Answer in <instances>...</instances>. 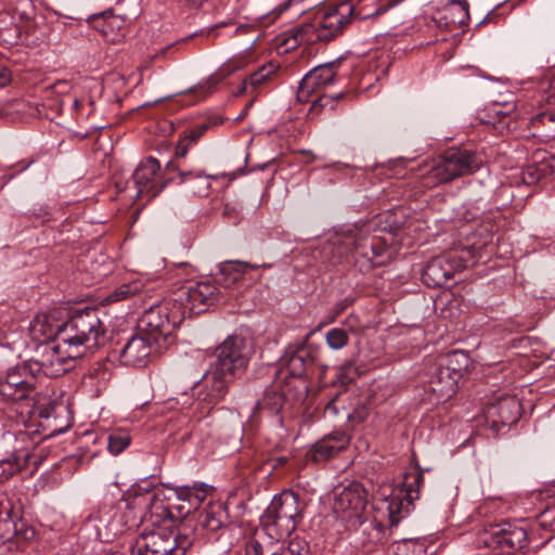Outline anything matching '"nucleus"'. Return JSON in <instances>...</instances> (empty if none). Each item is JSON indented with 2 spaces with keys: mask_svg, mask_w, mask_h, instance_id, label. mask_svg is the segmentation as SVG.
Instances as JSON below:
<instances>
[{
  "mask_svg": "<svg viewBox=\"0 0 555 555\" xmlns=\"http://www.w3.org/2000/svg\"><path fill=\"white\" fill-rule=\"evenodd\" d=\"M106 332V325L96 309L78 311L64 322L57 340L41 346L39 358L30 360L33 367L48 377H59L69 370L74 359L103 346Z\"/></svg>",
  "mask_w": 555,
  "mask_h": 555,
  "instance_id": "obj_1",
  "label": "nucleus"
},
{
  "mask_svg": "<svg viewBox=\"0 0 555 555\" xmlns=\"http://www.w3.org/2000/svg\"><path fill=\"white\" fill-rule=\"evenodd\" d=\"M205 499L204 489L189 486L135 492L126 504L133 512L131 518L124 520V516H120L114 520L112 527L116 533L138 528L143 521L150 522L155 528L167 527L166 522L188 517Z\"/></svg>",
  "mask_w": 555,
  "mask_h": 555,
  "instance_id": "obj_2",
  "label": "nucleus"
},
{
  "mask_svg": "<svg viewBox=\"0 0 555 555\" xmlns=\"http://www.w3.org/2000/svg\"><path fill=\"white\" fill-rule=\"evenodd\" d=\"M353 14V5L349 1H344L336 7L328 8L307 23L296 26L293 37L286 40L289 48L299 44H313L319 41H327L341 33L344 27L350 22Z\"/></svg>",
  "mask_w": 555,
  "mask_h": 555,
  "instance_id": "obj_3",
  "label": "nucleus"
},
{
  "mask_svg": "<svg viewBox=\"0 0 555 555\" xmlns=\"http://www.w3.org/2000/svg\"><path fill=\"white\" fill-rule=\"evenodd\" d=\"M482 165L481 157L470 151L450 149L435 158L424 177V185L433 188L441 183L451 182L457 178L472 175Z\"/></svg>",
  "mask_w": 555,
  "mask_h": 555,
  "instance_id": "obj_4",
  "label": "nucleus"
},
{
  "mask_svg": "<svg viewBox=\"0 0 555 555\" xmlns=\"http://www.w3.org/2000/svg\"><path fill=\"white\" fill-rule=\"evenodd\" d=\"M372 223L354 224L338 233L332 243L337 247L340 257L354 251L365 258L371 266H380L387 247L380 237L372 235Z\"/></svg>",
  "mask_w": 555,
  "mask_h": 555,
  "instance_id": "obj_5",
  "label": "nucleus"
},
{
  "mask_svg": "<svg viewBox=\"0 0 555 555\" xmlns=\"http://www.w3.org/2000/svg\"><path fill=\"white\" fill-rule=\"evenodd\" d=\"M301 519L299 496L291 490L274 495L261 517L267 534L276 541L288 537Z\"/></svg>",
  "mask_w": 555,
  "mask_h": 555,
  "instance_id": "obj_6",
  "label": "nucleus"
},
{
  "mask_svg": "<svg viewBox=\"0 0 555 555\" xmlns=\"http://www.w3.org/2000/svg\"><path fill=\"white\" fill-rule=\"evenodd\" d=\"M192 543L181 530L175 532L170 527H158L141 532L130 546V555H185Z\"/></svg>",
  "mask_w": 555,
  "mask_h": 555,
  "instance_id": "obj_7",
  "label": "nucleus"
},
{
  "mask_svg": "<svg viewBox=\"0 0 555 555\" xmlns=\"http://www.w3.org/2000/svg\"><path fill=\"white\" fill-rule=\"evenodd\" d=\"M336 77V66L334 63H326L315 66L301 79L298 91L297 100L299 102H308L313 94H317L315 100L312 101V109L324 108L331 104L334 107V101L343 96V93H337L334 96L321 94L322 90L328 85L333 83Z\"/></svg>",
  "mask_w": 555,
  "mask_h": 555,
  "instance_id": "obj_8",
  "label": "nucleus"
},
{
  "mask_svg": "<svg viewBox=\"0 0 555 555\" xmlns=\"http://www.w3.org/2000/svg\"><path fill=\"white\" fill-rule=\"evenodd\" d=\"M182 321L183 312L178 311L171 298L146 310L140 320V328L141 333L159 344L160 340H167Z\"/></svg>",
  "mask_w": 555,
  "mask_h": 555,
  "instance_id": "obj_9",
  "label": "nucleus"
},
{
  "mask_svg": "<svg viewBox=\"0 0 555 555\" xmlns=\"http://www.w3.org/2000/svg\"><path fill=\"white\" fill-rule=\"evenodd\" d=\"M250 356L251 348L247 340L242 336L232 335L216 349V361L211 367L234 380L247 369Z\"/></svg>",
  "mask_w": 555,
  "mask_h": 555,
  "instance_id": "obj_10",
  "label": "nucleus"
},
{
  "mask_svg": "<svg viewBox=\"0 0 555 555\" xmlns=\"http://www.w3.org/2000/svg\"><path fill=\"white\" fill-rule=\"evenodd\" d=\"M218 288L210 281L183 285L172 298L178 311L183 312V320L193 314L205 312L218 298Z\"/></svg>",
  "mask_w": 555,
  "mask_h": 555,
  "instance_id": "obj_11",
  "label": "nucleus"
},
{
  "mask_svg": "<svg viewBox=\"0 0 555 555\" xmlns=\"http://www.w3.org/2000/svg\"><path fill=\"white\" fill-rule=\"evenodd\" d=\"M231 383H233L232 378L210 366L194 384L193 396L201 405L203 415L209 414L225 398Z\"/></svg>",
  "mask_w": 555,
  "mask_h": 555,
  "instance_id": "obj_12",
  "label": "nucleus"
},
{
  "mask_svg": "<svg viewBox=\"0 0 555 555\" xmlns=\"http://www.w3.org/2000/svg\"><path fill=\"white\" fill-rule=\"evenodd\" d=\"M478 544L489 548H500L502 552L512 553L522 550L528 544L527 531L509 522L492 525L483 530L477 539Z\"/></svg>",
  "mask_w": 555,
  "mask_h": 555,
  "instance_id": "obj_13",
  "label": "nucleus"
},
{
  "mask_svg": "<svg viewBox=\"0 0 555 555\" xmlns=\"http://www.w3.org/2000/svg\"><path fill=\"white\" fill-rule=\"evenodd\" d=\"M365 506L364 488L359 482H352L335 494L333 512L341 520L356 525L360 522Z\"/></svg>",
  "mask_w": 555,
  "mask_h": 555,
  "instance_id": "obj_14",
  "label": "nucleus"
},
{
  "mask_svg": "<svg viewBox=\"0 0 555 555\" xmlns=\"http://www.w3.org/2000/svg\"><path fill=\"white\" fill-rule=\"evenodd\" d=\"M424 483L422 472L408 474L405 476L403 488L398 493L392 494L387 501L390 527L399 524L400 519L410 512L413 502L418 499L420 489Z\"/></svg>",
  "mask_w": 555,
  "mask_h": 555,
  "instance_id": "obj_15",
  "label": "nucleus"
},
{
  "mask_svg": "<svg viewBox=\"0 0 555 555\" xmlns=\"http://www.w3.org/2000/svg\"><path fill=\"white\" fill-rule=\"evenodd\" d=\"M159 170L160 165L155 158L149 157L141 162L132 175L135 190L133 196L147 199L155 197L164 188Z\"/></svg>",
  "mask_w": 555,
  "mask_h": 555,
  "instance_id": "obj_16",
  "label": "nucleus"
},
{
  "mask_svg": "<svg viewBox=\"0 0 555 555\" xmlns=\"http://www.w3.org/2000/svg\"><path fill=\"white\" fill-rule=\"evenodd\" d=\"M155 344L151 336L138 333L133 335L119 351V360L124 365L144 366Z\"/></svg>",
  "mask_w": 555,
  "mask_h": 555,
  "instance_id": "obj_17",
  "label": "nucleus"
},
{
  "mask_svg": "<svg viewBox=\"0 0 555 555\" xmlns=\"http://www.w3.org/2000/svg\"><path fill=\"white\" fill-rule=\"evenodd\" d=\"M459 379L451 375L448 369L438 366L431 375L428 383V391L431 399L437 403L444 402L456 392Z\"/></svg>",
  "mask_w": 555,
  "mask_h": 555,
  "instance_id": "obj_18",
  "label": "nucleus"
},
{
  "mask_svg": "<svg viewBox=\"0 0 555 555\" xmlns=\"http://www.w3.org/2000/svg\"><path fill=\"white\" fill-rule=\"evenodd\" d=\"M312 362L310 352L305 346L288 350L280 360V374L285 378L288 376L300 378Z\"/></svg>",
  "mask_w": 555,
  "mask_h": 555,
  "instance_id": "obj_19",
  "label": "nucleus"
},
{
  "mask_svg": "<svg viewBox=\"0 0 555 555\" xmlns=\"http://www.w3.org/2000/svg\"><path fill=\"white\" fill-rule=\"evenodd\" d=\"M350 439L345 433H334L319 440L311 450V457L315 462L326 461L349 444Z\"/></svg>",
  "mask_w": 555,
  "mask_h": 555,
  "instance_id": "obj_20",
  "label": "nucleus"
},
{
  "mask_svg": "<svg viewBox=\"0 0 555 555\" xmlns=\"http://www.w3.org/2000/svg\"><path fill=\"white\" fill-rule=\"evenodd\" d=\"M247 60L245 57L231 60L222 67H220L215 74L209 76L205 81L198 83L193 87L190 91L199 98H205L210 94L216 86L222 81L227 76L232 74L235 70L243 68L247 64Z\"/></svg>",
  "mask_w": 555,
  "mask_h": 555,
  "instance_id": "obj_21",
  "label": "nucleus"
},
{
  "mask_svg": "<svg viewBox=\"0 0 555 555\" xmlns=\"http://www.w3.org/2000/svg\"><path fill=\"white\" fill-rule=\"evenodd\" d=\"M453 276L452 268L444 257L433 259L424 269L422 279L429 287H441Z\"/></svg>",
  "mask_w": 555,
  "mask_h": 555,
  "instance_id": "obj_22",
  "label": "nucleus"
},
{
  "mask_svg": "<svg viewBox=\"0 0 555 555\" xmlns=\"http://www.w3.org/2000/svg\"><path fill=\"white\" fill-rule=\"evenodd\" d=\"M261 267H270L269 264H261ZM260 268L259 264H250L241 261H229L222 264L218 275V283L224 288H231L243 279V274L248 270H256Z\"/></svg>",
  "mask_w": 555,
  "mask_h": 555,
  "instance_id": "obj_23",
  "label": "nucleus"
},
{
  "mask_svg": "<svg viewBox=\"0 0 555 555\" xmlns=\"http://www.w3.org/2000/svg\"><path fill=\"white\" fill-rule=\"evenodd\" d=\"M64 328V323L53 324L46 314L37 315L30 323V333L35 339L48 341L57 340L59 333Z\"/></svg>",
  "mask_w": 555,
  "mask_h": 555,
  "instance_id": "obj_24",
  "label": "nucleus"
},
{
  "mask_svg": "<svg viewBox=\"0 0 555 555\" xmlns=\"http://www.w3.org/2000/svg\"><path fill=\"white\" fill-rule=\"evenodd\" d=\"M113 361L106 358L102 361L95 362L86 374L85 378L94 385L98 391L105 389L112 377Z\"/></svg>",
  "mask_w": 555,
  "mask_h": 555,
  "instance_id": "obj_25",
  "label": "nucleus"
},
{
  "mask_svg": "<svg viewBox=\"0 0 555 555\" xmlns=\"http://www.w3.org/2000/svg\"><path fill=\"white\" fill-rule=\"evenodd\" d=\"M439 366L448 369L449 373L460 380L470 366V358L467 352L455 350L447 354Z\"/></svg>",
  "mask_w": 555,
  "mask_h": 555,
  "instance_id": "obj_26",
  "label": "nucleus"
},
{
  "mask_svg": "<svg viewBox=\"0 0 555 555\" xmlns=\"http://www.w3.org/2000/svg\"><path fill=\"white\" fill-rule=\"evenodd\" d=\"M284 401V395L276 388L268 389L262 400L257 401L253 408L251 417H256L261 411H267L270 415H275L282 409Z\"/></svg>",
  "mask_w": 555,
  "mask_h": 555,
  "instance_id": "obj_27",
  "label": "nucleus"
},
{
  "mask_svg": "<svg viewBox=\"0 0 555 555\" xmlns=\"http://www.w3.org/2000/svg\"><path fill=\"white\" fill-rule=\"evenodd\" d=\"M223 517L220 505L208 506L198 515L197 527L207 532H216L222 528Z\"/></svg>",
  "mask_w": 555,
  "mask_h": 555,
  "instance_id": "obj_28",
  "label": "nucleus"
},
{
  "mask_svg": "<svg viewBox=\"0 0 555 555\" xmlns=\"http://www.w3.org/2000/svg\"><path fill=\"white\" fill-rule=\"evenodd\" d=\"M503 424L516 422L520 415V403L514 397H503L492 408Z\"/></svg>",
  "mask_w": 555,
  "mask_h": 555,
  "instance_id": "obj_29",
  "label": "nucleus"
},
{
  "mask_svg": "<svg viewBox=\"0 0 555 555\" xmlns=\"http://www.w3.org/2000/svg\"><path fill=\"white\" fill-rule=\"evenodd\" d=\"M37 374L29 360L10 367L2 382L24 383L26 386H35Z\"/></svg>",
  "mask_w": 555,
  "mask_h": 555,
  "instance_id": "obj_30",
  "label": "nucleus"
},
{
  "mask_svg": "<svg viewBox=\"0 0 555 555\" xmlns=\"http://www.w3.org/2000/svg\"><path fill=\"white\" fill-rule=\"evenodd\" d=\"M179 176L181 177V181L183 183H193L191 186L193 193L201 196H206L208 194V190L210 188L209 179L211 176L203 175L198 170H179Z\"/></svg>",
  "mask_w": 555,
  "mask_h": 555,
  "instance_id": "obj_31",
  "label": "nucleus"
},
{
  "mask_svg": "<svg viewBox=\"0 0 555 555\" xmlns=\"http://www.w3.org/2000/svg\"><path fill=\"white\" fill-rule=\"evenodd\" d=\"M133 496L130 494L126 500L120 502L117 507L111 506L108 511H100L99 519L101 522L105 524V526L113 531L114 534H117L113 529L114 520L118 519L120 516H124V520L131 518L133 512H131L127 506V502Z\"/></svg>",
  "mask_w": 555,
  "mask_h": 555,
  "instance_id": "obj_32",
  "label": "nucleus"
},
{
  "mask_svg": "<svg viewBox=\"0 0 555 555\" xmlns=\"http://www.w3.org/2000/svg\"><path fill=\"white\" fill-rule=\"evenodd\" d=\"M278 69V64L273 62H268L243 81V86L240 92L246 91L248 86L256 89L257 87L261 86L264 81H267L273 74H275Z\"/></svg>",
  "mask_w": 555,
  "mask_h": 555,
  "instance_id": "obj_33",
  "label": "nucleus"
},
{
  "mask_svg": "<svg viewBox=\"0 0 555 555\" xmlns=\"http://www.w3.org/2000/svg\"><path fill=\"white\" fill-rule=\"evenodd\" d=\"M34 386H26L24 383H0V393L11 400H22L26 398Z\"/></svg>",
  "mask_w": 555,
  "mask_h": 555,
  "instance_id": "obj_34",
  "label": "nucleus"
},
{
  "mask_svg": "<svg viewBox=\"0 0 555 555\" xmlns=\"http://www.w3.org/2000/svg\"><path fill=\"white\" fill-rule=\"evenodd\" d=\"M29 454L14 455L12 459L3 460L0 462L1 475L4 479H8L21 472L27 464Z\"/></svg>",
  "mask_w": 555,
  "mask_h": 555,
  "instance_id": "obj_35",
  "label": "nucleus"
},
{
  "mask_svg": "<svg viewBox=\"0 0 555 555\" xmlns=\"http://www.w3.org/2000/svg\"><path fill=\"white\" fill-rule=\"evenodd\" d=\"M515 107L514 101H505L502 104L494 102L489 107V115L493 117V120L490 122L508 126V121H505V119L515 111Z\"/></svg>",
  "mask_w": 555,
  "mask_h": 555,
  "instance_id": "obj_36",
  "label": "nucleus"
},
{
  "mask_svg": "<svg viewBox=\"0 0 555 555\" xmlns=\"http://www.w3.org/2000/svg\"><path fill=\"white\" fill-rule=\"evenodd\" d=\"M131 442L130 434L126 430H117L107 437V450L113 455L120 454Z\"/></svg>",
  "mask_w": 555,
  "mask_h": 555,
  "instance_id": "obj_37",
  "label": "nucleus"
},
{
  "mask_svg": "<svg viewBox=\"0 0 555 555\" xmlns=\"http://www.w3.org/2000/svg\"><path fill=\"white\" fill-rule=\"evenodd\" d=\"M143 292V284L140 281H133L131 283L122 284L112 292L107 300L111 302L121 301L131 296L141 294Z\"/></svg>",
  "mask_w": 555,
  "mask_h": 555,
  "instance_id": "obj_38",
  "label": "nucleus"
},
{
  "mask_svg": "<svg viewBox=\"0 0 555 555\" xmlns=\"http://www.w3.org/2000/svg\"><path fill=\"white\" fill-rule=\"evenodd\" d=\"M360 375L358 367L352 361H347L337 369L334 385L347 386L351 384Z\"/></svg>",
  "mask_w": 555,
  "mask_h": 555,
  "instance_id": "obj_39",
  "label": "nucleus"
},
{
  "mask_svg": "<svg viewBox=\"0 0 555 555\" xmlns=\"http://www.w3.org/2000/svg\"><path fill=\"white\" fill-rule=\"evenodd\" d=\"M209 128L207 124H202L194 129L190 130L189 133L182 138L179 142L177 155L180 157H184L186 155L188 149L190 144L195 143Z\"/></svg>",
  "mask_w": 555,
  "mask_h": 555,
  "instance_id": "obj_40",
  "label": "nucleus"
},
{
  "mask_svg": "<svg viewBox=\"0 0 555 555\" xmlns=\"http://www.w3.org/2000/svg\"><path fill=\"white\" fill-rule=\"evenodd\" d=\"M349 337L343 328H332L326 333V343L330 348L338 350L344 348L348 344Z\"/></svg>",
  "mask_w": 555,
  "mask_h": 555,
  "instance_id": "obj_41",
  "label": "nucleus"
},
{
  "mask_svg": "<svg viewBox=\"0 0 555 555\" xmlns=\"http://www.w3.org/2000/svg\"><path fill=\"white\" fill-rule=\"evenodd\" d=\"M278 555H310V550L304 539L296 537L289 540L287 546L283 547Z\"/></svg>",
  "mask_w": 555,
  "mask_h": 555,
  "instance_id": "obj_42",
  "label": "nucleus"
},
{
  "mask_svg": "<svg viewBox=\"0 0 555 555\" xmlns=\"http://www.w3.org/2000/svg\"><path fill=\"white\" fill-rule=\"evenodd\" d=\"M446 11L456 14L454 23L464 24L468 20V3L464 0H452Z\"/></svg>",
  "mask_w": 555,
  "mask_h": 555,
  "instance_id": "obj_43",
  "label": "nucleus"
},
{
  "mask_svg": "<svg viewBox=\"0 0 555 555\" xmlns=\"http://www.w3.org/2000/svg\"><path fill=\"white\" fill-rule=\"evenodd\" d=\"M122 20H120L117 16H108L103 20V26L101 31L103 33L104 37L107 41L117 42L120 39L116 36H111V33L116 27L118 29L121 28Z\"/></svg>",
  "mask_w": 555,
  "mask_h": 555,
  "instance_id": "obj_44",
  "label": "nucleus"
},
{
  "mask_svg": "<svg viewBox=\"0 0 555 555\" xmlns=\"http://www.w3.org/2000/svg\"><path fill=\"white\" fill-rule=\"evenodd\" d=\"M541 528L555 533V505L545 508L538 517Z\"/></svg>",
  "mask_w": 555,
  "mask_h": 555,
  "instance_id": "obj_45",
  "label": "nucleus"
},
{
  "mask_svg": "<svg viewBox=\"0 0 555 555\" xmlns=\"http://www.w3.org/2000/svg\"><path fill=\"white\" fill-rule=\"evenodd\" d=\"M170 49V46L166 47V48H163L160 49L158 52L154 53V54H151L149 55L144 61H142V63L140 64L139 66V70L140 72H143L145 69H149L152 65V63L158 59H162L165 56V54L167 53V51Z\"/></svg>",
  "mask_w": 555,
  "mask_h": 555,
  "instance_id": "obj_46",
  "label": "nucleus"
},
{
  "mask_svg": "<svg viewBox=\"0 0 555 555\" xmlns=\"http://www.w3.org/2000/svg\"><path fill=\"white\" fill-rule=\"evenodd\" d=\"M246 555H263V546L256 538H250L245 545Z\"/></svg>",
  "mask_w": 555,
  "mask_h": 555,
  "instance_id": "obj_47",
  "label": "nucleus"
},
{
  "mask_svg": "<svg viewBox=\"0 0 555 555\" xmlns=\"http://www.w3.org/2000/svg\"><path fill=\"white\" fill-rule=\"evenodd\" d=\"M542 177V173L540 170L533 169V168H527L522 172V180L526 184L532 185L537 183Z\"/></svg>",
  "mask_w": 555,
  "mask_h": 555,
  "instance_id": "obj_48",
  "label": "nucleus"
},
{
  "mask_svg": "<svg viewBox=\"0 0 555 555\" xmlns=\"http://www.w3.org/2000/svg\"><path fill=\"white\" fill-rule=\"evenodd\" d=\"M11 511L10 503L0 495V522L11 519Z\"/></svg>",
  "mask_w": 555,
  "mask_h": 555,
  "instance_id": "obj_49",
  "label": "nucleus"
},
{
  "mask_svg": "<svg viewBox=\"0 0 555 555\" xmlns=\"http://www.w3.org/2000/svg\"><path fill=\"white\" fill-rule=\"evenodd\" d=\"M369 415V411L366 408H361L354 410L352 413L348 414V420L356 423H362L366 420Z\"/></svg>",
  "mask_w": 555,
  "mask_h": 555,
  "instance_id": "obj_50",
  "label": "nucleus"
},
{
  "mask_svg": "<svg viewBox=\"0 0 555 555\" xmlns=\"http://www.w3.org/2000/svg\"><path fill=\"white\" fill-rule=\"evenodd\" d=\"M535 120L541 121L543 125H545L546 121L554 122L555 121V109L551 111V112H545V113L539 114L535 117Z\"/></svg>",
  "mask_w": 555,
  "mask_h": 555,
  "instance_id": "obj_51",
  "label": "nucleus"
},
{
  "mask_svg": "<svg viewBox=\"0 0 555 555\" xmlns=\"http://www.w3.org/2000/svg\"><path fill=\"white\" fill-rule=\"evenodd\" d=\"M337 396H335L325 406V412L332 415L338 414V408L336 406Z\"/></svg>",
  "mask_w": 555,
  "mask_h": 555,
  "instance_id": "obj_52",
  "label": "nucleus"
},
{
  "mask_svg": "<svg viewBox=\"0 0 555 555\" xmlns=\"http://www.w3.org/2000/svg\"><path fill=\"white\" fill-rule=\"evenodd\" d=\"M69 88V85L67 81H57L55 85H54V89L56 92H60V93H64L68 90Z\"/></svg>",
  "mask_w": 555,
  "mask_h": 555,
  "instance_id": "obj_53",
  "label": "nucleus"
},
{
  "mask_svg": "<svg viewBox=\"0 0 555 555\" xmlns=\"http://www.w3.org/2000/svg\"><path fill=\"white\" fill-rule=\"evenodd\" d=\"M10 81V74L8 70H2L0 73V87H4Z\"/></svg>",
  "mask_w": 555,
  "mask_h": 555,
  "instance_id": "obj_54",
  "label": "nucleus"
},
{
  "mask_svg": "<svg viewBox=\"0 0 555 555\" xmlns=\"http://www.w3.org/2000/svg\"><path fill=\"white\" fill-rule=\"evenodd\" d=\"M205 0H186V2L192 7H199Z\"/></svg>",
  "mask_w": 555,
  "mask_h": 555,
  "instance_id": "obj_55",
  "label": "nucleus"
},
{
  "mask_svg": "<svg viewBox=\"0 0 555 555\" xmlns=\"http://www.w3.org/2000/svg\"><path fill=\"white\" fill-rule=\"evenodd\" d=\"M550 87H551V89L555 90V75L552 77V79L550 81Z\"/></svg>",
  "mask_w": 555,
  "mask_h": 555,
  "instance_id": "obj_56",
  "label": "nucleus"
},
{
  "mask_svg": "<svg viewBox=\"0 0 555 555\" xmlns=\"http://www.w3.org/2000/svg\"><path fill=\"white\" fill-rule=\"evenodd\" d=\"M288 2L285 3L280 10H279V14H281L284 10H286L288 8Z\"/></svg>",
  "mask_w": 555,
  "mask_h": 555,
  "instance_id": "obj_57",
  "label": "nucleus"
},
{
  "mask_svg": "<svg viewBox=\"0 0 555 555\" xmlns=\"http://www.w3.org/2000/svg\"><path fill=\"white\" fill-rule=\"evenodd\" d=\"M40 416L48 417L49 415H48V414H44V413L41 411V412H40Z\"/></svg>",
  "mask_w": 555,
  "mask_h": 555,
  "instance_id": "obj_58",
  "label": "nucleus"
}]
</instances>
